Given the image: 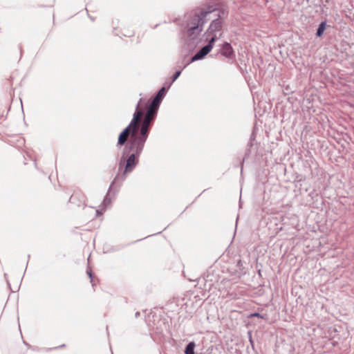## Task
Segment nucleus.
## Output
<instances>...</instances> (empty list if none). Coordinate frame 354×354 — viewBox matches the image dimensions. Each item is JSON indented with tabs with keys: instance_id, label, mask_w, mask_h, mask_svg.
Listing matches in <instances>:
<instances>
[{
	"instance_id": "1",
	"label": "nucleus",
	"mask_w": 354,
	"mask_h": 354,
	"mask_svg": "<svg viewBox=\"0 0 354 354\" xmlns=\"http://www.w3.org/2000/svg\"><path fill=\"white\" fill-rule=\"evenodd\" d=\"M140 113H137L132 118L129 124L121 132L118 140V145H124L129 138V147L132 153L125 158L124 156L119 162V170H122L123 175L131 172L139 161L145 143L147 139L150 130L138 125Z\"/></svg>"
},
{
	"instance_id": "2",
	"label": "nucleus",
	"mask_w": 354,
	"mask_h": 354,
	"mask_svg": "<svg viewBox=\"0 0 354 354\" xmlns=\"http://www.w3.org/2000/svg\"><path fill=\"white\" fill-rule=\"evenodd\" d=\"M166 93L165 87L160 88L156 96L150 102L146 98H140L133 113V118L137 113H140L138 125L150 130L153 121L156 115L160 104Z\"/></svg>"
},
{
	"instance_id": "3",
	"label": "nucleus",
	"mask_w": 354,
	"mask_h": 354,
	"mask_svg": "<svg viewBox=\"0 0 354 354\" xmlns=\"http://www.w3.org/2000/svg\"><path fill=\"white\" fill-rule=\"evenodd\" d=\"M215 10V8L212 6H204L196 9L194 12L192 20L187 25L189 30L191 31L192 33H194L196 30L201 32L202 26L207 20L211 19L209 15Z\"/></svg>"
},
{
	"instance_id": "4",
	"label": "nucleus",
	"mask_w": 354,
	"mask_h": 354,
	"mask_svg": "<svg viewBox=\"0 0 354 354\" xmlns=\"http://www.w3.org/2000/svg\"><path fill=\"white\" fill-rule=\"evenodd\" d=\"M216 39V36L214 35L211 37L209 44L203 47L200 51H198L193 57L192 61L202 59L204 56L207 55L213 48L214 43Z\"/></svg>"
},
{
	"instance_id": "5",
	"label": "nucleus",
	"mask_w": 354,
	"mask_h": 354,
	"mask_svg": "<svg viewBox=\"0 0 354 354\" xmlns=\"http://www.w3.org/2000/svg\"><path fill=\"white\" fill-rule=\"evenodd\" d=\"M216 39V36L214 35L211 37L209 44L203 47L200 51H198L193 57L192 61L202 59L204 56L207 55L213 48L214 43Z\"/></svg>"
},
{
	"instance_id": "6",
	"label": "nucleus",
	"mask_w": 354,
	"mask_h": 354,
	"mask_svg": "<svg viewBox=\"0 0 354 354\" xmlns=\"http://www.w3.org/2000/svg\"><path fill=\"white\" fill-rule=\"evenodd\" d=\"M221 53L222 55L225 56L227 58H233L234 57V53L233 48L230 44L228 42H225L221 48Z\"/></svg>"
},
{
	"instance_id": "7",
	"label": "nucleus",
	"mask_w": 354,
	"mask_h": 354,
	"mask_svg": "<svg viewBox=\"0 0 354 354\" xmlns=\"http://www.w3.org/2000/svg\"><path fill=\"white\" fill-rule=\"evenodd\" d=\"M222 28V22L218 19L213 20V21L211 23L209 27V33L212 35V37L214 35L216 36L215 32L220 31Z\"/></svg>"
},
{
	"instance_id": "8",
	"label": "nucleus",
	"mask_w": 354,
	"mask_h": 354,
	"mask_svg": "<svg viewBox=\"0 0 354 354\" xmlns=\"http://www.w3.org/2000/svg\"><path fill=\"white\" fill-rule=\"evenodd\" d=\"M326 21H322L319 25V27L317 28V37H321L325 29H326Z\"/></svg>"
},
{
	"instance_id": "9",
	"label": "nucleus",
	"mask_w": 354,
	"mask_h": 354,
	"mask_svg": "<svg viewBox=\"0 0 354 354\" xmlns=\"http://www.w3.org/2000/svg\"><path fill=\"white\" fill-rule=\"evenodd\" d=\"M195 347V344L194 342H190L185 348V354H194V350Z\"/></svg>"
},
{
	"instance_id": "10",
	"label": "nucleus",
	"mask_w": 354,
	"mask_h": 354,
	"mask_svg": "<svg viewBox=\"0 0 354 354\" xmlns=\"http://www.w3.org/2000/svg\"><path fill=\"white\" fill-rule=\"evenodd\" d=\"M180 75V71H177L174 75V78H173V81H175Z\"/></svg>"
},
{
	"instance_id": "11",
	"label": "nucleus",
	"mask_w": 354,
	"mask_h": 354,
	"mask_svg": "<svg viewBox=\"0 0 354 354\" xmlns=\"http://www.w3.org/2000/svg\"><path fill=\"white\" fill-rule=\"evenodd\" d=\"M250 317H258L263 318V317H262L260 314L257 313H256L251 314V315H250Z\"/></svg>"
},
{
	"instance_id": "12",
	"label": "nucleus",
	"mask_w": 354,
	"mask_h": 354,
	"mask_svg": "<svg viewBox=\"0 0 354 354\" xmlns=\"http://www.w3.org/2000/svg\"><path fill=\"white\" fill-rule=\"evenodd\" d=\"M87 272H88V275H89V277H90V278H91V283H93V279H92V273H91V270H89V271H88Z\"/></svg>"
}]
</instances>
